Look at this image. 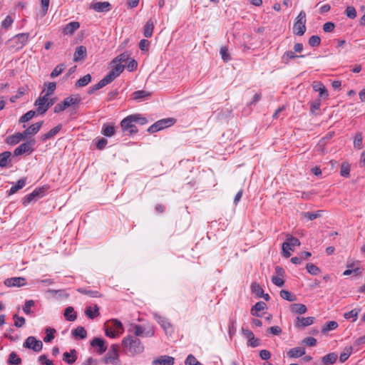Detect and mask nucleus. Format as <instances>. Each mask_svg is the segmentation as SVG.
Listing matches in <instances>:
<instances>
[{
	"instance_id": "1",
	"label": "nucleus",
	"mask_w": 365,
	"mask_h": 365,
	"mask_svg": "<svg viewBox=\"0 0 365 365\" xmlns=\"http://www.w3.org/2000/svg\"><path fill=\"white\" fill-rule=\"evenodd\" d=\"M122 346L132 356L139 354L144 351V346L140 340L133 336L123 338Z\"/></svg>"
},
{
	"instance_id": "2",
	"label": "nucleus",
	"mask_w": 365,
	"mask_h": 365,
	"mask_svg": "<svg viewBox=\"0 0 365 365\" xmlns=\"http://www.w3.org/2000/svg\"><path fill=\"white\" fill-rule=\"evenodd\" d=\"M29 37V33H21L15 35L10 38L7 43L10 50L19 51L28 42Z\"/></svg>"
},
{
	"instance_id": "3",
	"label": "nucleus",
	"mask_w": 365,
	"mask_h": 365,
	"mask_svg": "<svg viewBox=\"0 0 365 365\" xmlns=\"http://www.w3.org/2000/svg\"><path fill=\"white\" fill-rule=\"evenodd\" d=\"M306 32V13L301 11L296 18L293 26V33L297 36H302Z\"/></svg>"
},
{
	"instance_id": "4",
	"label": "nucleus",
	"mask_w": 365,
	"mask_h": 365,
	"mask_svg": "<svg viewBox=\"0 0 365 365\" xmlns=\"http://www.w3.org/2000/svg\"><path fill=\"white\" fill-rule=\"evenodd\" d=\"M103 361L105 364H112L113 365H118L120 362L119 359V346L118 344H112L103 358Z\"/></svg>"
},
{
	"instance_id": "5",
	"label": "nucleus",
	"mask_w": 365,
	"mask_h": 365,
	"mask_svg": "<svg viewBox=\"0 0 365 365\" xmlns=\"http://www.w3.org/2000/svg\"><path fill=\"white\" fill-rule=\"evenodd\" d=\"M120 127L122 131L127 133L130 136L133 135L138 132L135 123L133 120V117L131 115H128L122 120L120 122Z\"/></svg>"
},
{
	"instance_id": "6",
	"label": "nucleus",
	"mask_w": 365,
	"mask_h": 365,
	"mask_svg": "<svg viewBox=\"0 0 365 365\" xmlns=\"http://www.w3.org/2000/svg\"><path fill=\"white\" fill-rule=\"evenodd\" d=\"M175 123V120L173 118H164L155 122L154 124L150 125L147 130L150 133H154L170 125H173Z\"/></svg>"
},
{
	"instance_id": "7",
	"label": "nucleus",
	"mask_w": 365,
	"mask_h": 365,
	"mask_svg": "<svg viewBox=\"0 0 365 365\" xmlns=\"http://www.w3.org/2000/svg\"><path fill=\"white\" fill-rule=\"evenodd\" d=\"M35 143V140L31 139L21 144L14 150V155H30L34 151Z\"/></svg>"
},
{
	"instance_id": "8",
	"label": "nucleus",
	"mask_w": 365,
	"mask_h": 365,
	"mask_svg": "<svg viewBox=\"0 0 365 365\" xmlns=\"http://www.w3.org/2000/svg\"><path fill=\"white\" fill-rule=\"evenodd\" d=\"M23 346L26 349H32L36 352L41 351L43 347L42 341L37 340L34 336H29L24 342Z\"/></svg>"
},
{
	"instance_id": "9",
	"label": "nucleus",
	"mask_w": 365,
	"mask_h": 365,
	"mask_svg": "<svg viewBox=\"0 0 365 365\" xmlns=\"http://www.w3.org/2000/svg\"><path fill=\"white\" fill-rule=\"evenodd\" d=\"M125 66L122 64H117L103 78L104 81L106 82L107 84L113 82L120 74L123 71Z\"/></svg>"
},
{
	"instance_id": "10",
	"label": "nucleus",
	"mask_w": 365,
	"mask_h": 365,
	"mask_svg": "<svg viewBox=\"0 0 365 365\" xmlns=\"http://www.w3.org/2000/svg\"><path fill=\"white\" fill-rule=\"evenodd\" d=\"M44 195V188L39 187L35 189L32 192L26 195L22 200V203L24 206H26L28 204L31 202L33 200H35L36 198H40L43 197Z\"/></svg>"
},
{
	"instance_id": "11",
	"label": "nucleus",
	"mask_w": 365,
	"mask_h": 365,
	"mask_svg": "<svg viewBox=\"0 0 365 365\" xmlns=\"http://www.w3.org/2000/svg\"><path fill=\"white\" fill-rule=\"evenodd\" d=\"M155 319L162 327L166 334H171L173 332L172 324L166 318L159 315L157 313L153 314Z\"/></svg>"
},
{
	"instance_id": "12",
	"label": "nucleus",
	"mask_w": 365,
	"mask_h": 365,
	"mask_svg": "<svg viewBox=\"0 0 365 365\" xmlns=\"http://www.w3.org/2000/svg\"><path fill=\"white\" fill-rule=\"evenodd\" d=\"M242 334L247 339V345L252 347H257L260 345V340L255 337L253 332L247 329L242 328Z\"/></svg>"
},
{
	"instance_id": "13",
	"label": "nucleus",
	"mask_w": 365,
	"mask_h": 365,
	"mask_svg": "<svg viewBox=\"0 0 365 365\" xmlns=\"http://www.w3.org/2000/svg\"><path fill=\"white\" fill-rule=\"evenodd\" d=\"M81 103V98L78 95L76 96H70L63 100V105L66 106V108H68L70 106H73L74 110H76L79 105Z\"/></svg>"
},
{
	"instance_id": "14",
	"label": "nucleus",
	"mask_w": 365,
	"mask_h": 365,
	"mask_svg": "<svg viewBox=\"0 0 365 365\" xmlns=\"http://www.w3.org/2000/svg\"><path fill=\"white\" fill-rule=\"evenodd\" d=\"M91 346L93 347H98L97 351L99 354H103L107 350L106 342L102 338L95 337L91 341Z\"/></svg>"
},
{
	"instance_id": "15",
	"label": "nucleus",
	"mask_w": 365,
	"mask_h": 365,
	"mask_svg": "<svg viewBox=\"0 0 365 365\" xmlns=\"http://www.w3.org/2000/svg\"><path fill=\"white\" fill-rule=\"evenodd\" d=\"M314 322V318L313 317H297L296 318V322L294 323V326L297 328L304 329L307 326L312 325Z\"/></svg>"
},
{
	"instance_id": "16",
	"label": "nucleus",
	"mask_w": 365,
	"mask_h": 365,
	"mask_svg": "<svg viewBox=\"0 0 365 365\" xmlns=\"http://www.w3.org/2000/svg\"><path fill=\"white\" fill-rule=\"evenodd\" d=\"M4 284L9 287H20L26 284V279L21 277L8 278L4 281Z\"/></svg>"
},
{
	"instance_id": "17",
	"label": "nucleus",
	"mask_w": 365,
	"mask_h": 365,
	"mask_svg": "<svg viewBox=\"0 0 365 365\" xmlns=\"http://www.w3.org/2000/svg\"><path fill=\"white\" fill-rule=\"evenodd\" d=\"M90 8L97 12H105V11H108L110 10L111 5L108 1H104V2L98 1V2H95V3L91 4Z\"/></svg>"
},
{
	"instance_id": "18",
	"label": "nucleus",
	"mask_w": 365,
	"mask_h": 365,
	"mask_svg": "<svg viewBox=\"0 0 365 365\" xmlns=\"http://www.w3.org/2000/svg\"><path fill=\"white\" fill-rule=\"evenodd\" d=\"M87 56V49L84 46H77L73 55V61L79 62L83 61Z\"/></svg>"
},
{
	"instance_id": "19",
	"label": "nucleus",
	"mask_w": 365,
	"mask_h": 365,
	"mask_svg": "<svg viewBox=\"0 0 365 365\" xmlns=\"http://www.w3.org/2000/svg\"><path fill=\"white\" fill-rule=\"evenodd\" d=\"M175 359L173 356L164 355L157 359H155L152 364L153 365H173Z\"/></svg>"
},
{
	"instance_id": "20",
	"label": "nucleus",
	"mask_w": 365,
	"mask_h": 365,
	"mask_svg": "<svg viewBox=\"0 0 365 365\" xmlns=\"http://www.w3.org/2000/svg\"><path fill=\"white\" fill-rule=\"evenodd\" d=\"M43 123V121L41 120L34 124H32L31 126H29L24 131V135H26V138H28L29 136L34 135L40 130Z\"/></svg>"
},
{
	"instance_id": "21",
	"label": "nucleus",
	"mask_w": 365,
	"mask_h": 365,
	"mask_svg": "<svg viewBox=\"0 0 365 365\" xmlns=\"http://www.w3.org/2000/svg\"><path fill=\"white\" fill-rule=\"evenodd\" d=\"M26 138L23 133H16L14 135H9L6 138V143L11 145L18 144L23 139Z\"/></svg>"
},
{
	"instance_id": "22",
	"label": "nucleus",
	"mask_w": 365,
	"mask_h": 365,
	"mask_svg": "<svg viewBox=\"0 0 365 365\" xmlns=\"http://www.w3.org/2000/svg\"><path fill=\"white\" fill-rule=\"evenodd\" d=\"M313 89L314 91L319 92V98L323 99H327L328 98V91L324 84L321 82H314Z\"/></svg>"
},
{
	"instance_id": "23",
	"label": "nucleus",
	"mask_w": 365,
	"mask_h": 365,
	"mask_svg": "<svg viewBox=\"0 0 365 365\" xmlns=\"http://www.w3.org/2000/svg\"><path fill=\"white\" fill-rule=\"evenodd\" d=\"M77 359V351L75 349H72L69 352H64L63 354V360L68 364H73Z\"/></svg>"
},
{
	"instance_id": "24",
	"label": "nucleus",
	"mask_w": 365,
	"mask_h": 365,
	"mask_svg": "<svg viewBox=\"0 0 365 365\" xmlns=\"http://www.w3.org/2000/svg\"><path fill=\"white\" fill-rule=\"evenodd\" d=\"M80 27V24L78 21H72L66 25L63 29L64 35H73L74 32Z\"/></svg>"
},
{
	"instance_id": "25",
	"label": "nucleus",
	"mask_w": 365,
	"mask_h": 365,
	"mask_svg": "<svg viewBox=\"0 0 365 365\" xmlns=\"http://www.w3.org/2000/svg\"><path fill=\"white\" fill-rule=\"evenodd\" d=\"M305 354V349L297 346L289 349L287 355L289 358H299Z\"/></svg>"
},
{
	"instance_id": "26",
	"label": "nucleus",
	"mask_w": 365,
	"mask_h": 365,
	"mask_svg": "<svg viewBox=\"0 0 365 365\" xmlns=\"http://www.w3.org/2000/svg\"><path fill=\"white\" fill-rule=\"evenodd\" d=\"M151 93L145 90H140L132 93V99L137 101H142L150 96Z\"/></svg>"
},
{
	"instance_id": "27",
	"label": "nucleus",
	"mask_w": 365,
	"mask_h": 365,
	"mask_svg": "<svg viewBox=\"0 0 365 365\" xmlns=\"http://www.w3.org/2000/svg\"><path fill=\"white\" fill-rule=\"evenodd\" d=\"M61 128H62V125L58 124V125H56V127H54L53 128L50 130L48 132H47L46 133L42 135L41 137V140L45 142L47 140L54 137L56 135H57L58 133V132L61 130Z\"/></svg>"
},
{
	"instance_id": "28",
	"label": "nucleus",
	"mask_w": 365,
	"mask_h": 365,
	"mask_svg": "<svg viewBox=\"0 0 365 365\" xmlns=\"http://www.w3.org/2000/svg\"><path fill=\"white\" fill-rule=\"evenodd\" d=\"M338 359V355L334 353H329L322 358V363L323 365H332Z\"/></svg>"
},
{
	"instance_id": "29",
	"label": "nucleus",
	"mask_w": 365,
	"mask_h": 365,
	"mask_svg": "<svg viewBox=\"0 0 365 365\" xmlns=\"http://www.w3.org/2000/svg\"><path fill=\"white\" fill-rule=\"evenodd\" d=\"M43 98H37L35 101V106H37L36 112L38 114H44L47 110L48 108L46 106L47 102L43 101Z\"/></svg>"
},
{
	"instance_id": "30",
	"label": "nucleus",
	"mask_w": 365,
	"mask_h": 365,
	"mask_svg": "<svg viewBox=\"0 0 365 365\" xmlns=\"http://www.w3.org/2000/svg\"><path fill=\"white\" fill-rule=\"evenodd\" d=\"M71 334L75 338L84 339L87 336V331L84 327L78 326L75 329L72 330Z\"/></svg>"
},
{
	"instance_id": "31",
	"label": "nucleus",
	"mask_w": 365,
	"mask_h": 365,
	"mask_svg": "<svg viewBox=\"0 0 365 365\" xmlns=\"http://www.w3.org/2000/svg\"><path fill=\"white\" fill-rule=\"evenodd\" d=\"M154 29V22L152 19H149L145 25L144 26L143 29V35L146 38H150L153 35Z\"/></svg>"
},
{
	"instance_id": "32",
	"label": "nucleus",
	"mask_w": 365,
	"mask_h": 365,
	"mask_svg": "<svg viewBox=\"0 0 365 365\" xmlns=\"http://www.w3.org/2000/svg\"><path fill=\"white\" fill-rule=\"evenodd\" d=\"M85 314L88 318L93 319L100 315L99 307L96 304L93 310L92 307H88L85 310Z\"/></svg>"
},
{
	"instance_id": "33",
	"label": "nucleus",
	"mask_w": 365,
	"mask_h": 365,
	"mask_svg": "<svg viewBox=\"0 0 365 365\" xmlns=\"http://www.w3.org/2000/svg\"><path fill=\"white\" fill-rule=\"evenodd\" d=\"M22 363L21 359L17 355L15 351H12L7 359L6 364L8 365H21Z\"/></svg>"
},
{
	"instance_id": "34",
	"label": "nucleus",
	"mask_w": 365,
	"mask_h": 365,
	"mask_svg": "<svg viewBox=\"0 0 365 365\" xmlns=\"http://www.w3.org/2000/svg\"><path fill=\"white\" fill-rule=\"evenodd\" d=\"M267 309V304L264 302H257L251 309V314L256 317H261L257 312Z\"/></svg>"
},
{
	"instance_id": "35",
	"label": "nucleus",
	"mask_w": 365,
	"mask_h": 365,
	"mask_svg": "<svg viewBox=\"0 0 365 365\" xmlns=\"http://www.w3.org/2000/svg\"><path fill=\"white\" fill-rule=\"evenodd\" d=\"M63 315L66 319L69 322H73L77 318V314L72 307H68L66 308Z\"/></svg>"
},
{
	"instance_id": "36",
	"label": "nucleus",
	"mask_w": 365,
	"mask_h": 365,
	"mask_svg": "<svg viewBox=\"0 0 365 365\" xmlns=\"http://www.w3.org/2000/svg\"><path fill=\"white\" fill-rule=\"evenodd\" d=\"M26 182V178H21V179L19 180L16 182V185L12 186L10 188V190L9 191V195H13V194L16 193L20 189L23 188L25 186Z\"/></svg>"
},
{
	"instance_id": "37",
	"label": "nucleus",
	"mask_w": 365,
	"mask_h": 365,
	"mask_svg": "<svg viewBox=\"0 0 365 365\" xmlns=\"http://www.w3.org/2000/svg\"><path fill=\"white\" fill-rule=\"evenodd\" d=\"M11 153L9 151H4L0 153V167L6 168L9 161L11 160Z\"/></svg>"
},
{
	"instance_id": "38",
	"label": "nucleus",
	"mask_w": 365,
	"mask_h": 365,
	"mask_svg": "<svg viewBox=\"0 0 365 365\" xmlns=\"http://www.w3.org/2000/svg\"><path fill=\"white\" fill-rule=\"evenodd\" d=\"M115 126L110 124H104L102 128L101 133L106 137H111L115 134Z\"/></svg>"
},
{
	"instance_id": "39",
	"label": "nucleus",
	"mask_w": 365,
	"mask_h": 365,
	"mask_svg": "<svg viewBox=\"0 0 365 365\" xmlns=\"http://www.w3.org/2000/svg\"><path fill=\"white\" fill-rule=\"evenodd\" d=\"M290 309L292 312L299 314H304L307 311V307L303 304H292L290 306Z\"/></svg>"
},
{
	"instance_id": "40",
	"label": "nucleus",
	"mask_w": 365,
	"mask_h": 365,
	"mask_svg": "<svg viewBox=\"0 0 365 365\" xmlns=\"http://www.w3.org/2000/svg\"><path fill=\"white\" fill-rule=\"evenodd\" d=\"M77 292L82 294H86V295H88L91 297H101V294L98 292V291H96V290H91V289H86L85 288H78L77 289Z\"/></svg>"
},
{
	"instance_id": "41",
	"label": "nucleus",
	"mask_w": 365,
	"mask_h": 365,
	"mask_svg": "<svg viewBox=\"0 0 365 365\" xmlns=\"http://www.w3.org/2000/svg\"><path fill=\"white\" fill-rule=\"evenodd\" d=\"M338 327V323L335 321H329L327 322L322 329V332L326 334L329 331L334 330Z\"/></svg>"
},
{
	"instance_id": "42",
	"label": "nucleus",
	"mask_w": 365,
	"mask_h": 365,
	"mask_svg": "<svg viewBox=\"0 0 365 365\" xmlns=\"http://www.w3.org/2000/svg\"><path fill=\"white\" fill-rule=\"evenodd\" d=\"M353 348L352 346H346L344 349L343 352L341 353L339 356V361L341 363L345 362L349 357L351 356L352 353Z\"/></svg>"
},
{
	"instance_id": "43",
	"label": "nucleus",
	"mask_w": 365,
	"mask_h": 365,
	"mask_svg": "<svg viewBox=\"0 0 365 365\" xmlns=\"http://www.w3.org/2000/svg\"><path fill=\"white\" fill-rule=\"evenodd\" d=\"M304 55L297 56L294 53V52L292 51H286L282 56V60L285 63H287L289 59H294L295 58H304Z\"/></svg>"
},
{
	"instance_id": "44",
	"label": "nucleus",
	"mask_w": 365,
	"mask_h": 365,
	"mask_svg": "<svg viewBox=\"0 0 365 365\" xmlns=\"http://www.w3.org/2000/svg\"><path fill=\"white\" fill-rule=\"evenodd\" d=\"M66 67V66L64 63H60V64L57 65L54 68V69L52 71V72L51 73V75H50L51 78H54L58 76L65 70Z\"/></svg>"
},
{
	"instance_id": "45",
	"label": "nucleus",
	"mask_w": 365,
	"mask_h": 365,
	"mask_svg": "<svg viewBox=\"0 0 365 365\" xmlns=\"http://www.w3.org/2000/svg\"><path fill=\"white\" fill-rule=\"evenodd\" d=\"M279 294L282 299L287 300L289 302H294L297 300L296 296L292 294L290 292L287 290H281Z\"/></svg>"
},
{
	"instance_id": "46",
	"label": "nucleus",
	"mask_w": 365,
	"mask_h": 365,
	"mask_svg": "<svg viewBox=\"0 0 365 365\" xmlns=\"http://www.w3.org/2000/svg\"><path fill=\"white\" fill-rule=\"evenodd\" d=\"M110 324V327L116 331L122 333L123 331V327L122 323L116 319H111L108 322Z\"/></svg>"
},
{
	"instance_id": "47",
	"label": "nucleus",
	"mask_w": 365,
	"mask_h": 365,
	"mask_svg": "<svg viewBox=\"0 0 365 365\" xmlns=\"http://www.w3.org/2000/svg\"><path fill=\"white\" fill-rule=\"evenodd\" d=\"M348 269H346L343 274L345 276L350 275L351 274H354L355 275H358L361 273L359 267H354L353 264L347 265Z\"/></svg>"
},
{
	"instance_id": "48",
	"label": "nucleus",
	"mask_w": 365,
	"mask_h": 365,
	"mask_svg": "<svg viewBox=\"0 0 365 365\" xmlns=\"http://www.w3.org/2000/svg\"><path fill=\"white\" fill-rule=\"evenodd\" d=\"M91 78L90 74H86L77 81L76 86L78 87L86 86L91 81Z\"/></svg>"
},
{
	"instance_id": "49",
	"label": "nucleus",
	"mask_w": 365,
	"mask_h": 365,
	"mask_svg": "<svg viewBox=\"0 0 365 365\" xmlns=\"http://www.w3.org/2000/svg\"><path fill=\"white\" fill-rule=\"evenodd\" d=\"M350 173V165L347 162H343L341 165L340 174L341 176L349 178Z\"/></svg>"
},
{
	"instance_id": "50",
	"label": "nucleus",
	"mask_w": 365,
	"mask_h": 365,
	"mask_svg": "<svg viewBox=\"0 0 365 365\" xmlns=\"http://www.w3.org/2000/svg\"><path fill=\"white\" fill-rule=\"evenodd\" d=\"M108 84L106 83V82L104 81V80L102 78L98 83L95 84L91 88H90V89L88 91V94H92L95 91H96L103 88L104 86H106Z\"/></svg>"
},
{
	"instance_id": "51",
	"label": "nucleus",
	"mask_w": 365,
	"mask_h": 365,
	"mask_svg": "<svg viewBox=\"0 0 365 365\" xmlns=\"http://www.w3.org/2000/svg\"><path fill=\"white\" fill-rule=\"evenodd\" d=\"M251 290L258 297H261V296L262 295V294L264 292L263 289L260 287V285L259 284H257L256 282H253L251 284Z\"/></svg>"
},
{
	"instance_id": "52",
	"label": "nucleus",
	"mask_w": 365,
	"mask_h": 365,
	"mask_svg": "<svg viewBox=\"0 0 365 365\" xmlns=\"http://www.w3.org/2000/svg\"><path fill=\"white\" fill-rule=\"evenodd\" d=\"M129 58V54L127 53H123L120 55H118L117 57H115L112 63H117L121 64V63L125 62Z\"/></svg>"
},
{
	"instance_id": "53",
	"label": "nucleus",
	"mask_w": 365,
	"mask_h": 365,
	"mask_svg": "<svg viewBox=\"0 0 365 365\" xmlns=\"http://www.w3.org/2000/svg\"><path fill=\"white\" fill-rule=\"evenodd\" d=\"M131 116L133 117V120L135 124L145 125L148 123L146 118L141 116L140 114H133Z\"/></svg>"
},
{
	"instance_id": "54",
	"label": "nucleus",
	"mask_w": 365,
	"mask_h": 365,
	"mask_svg": "<svg viewBox=\"0 0 365 365\" xmlns=\"http://www.w3.org/2000/svg\"><path fill=\"white\" fill-rule=\"evenodd\" d=\"M306 268L307 269V272L312 275H317L318 274L320 273V269L314 264H307Z\"/></svg>"
},
{
	"instance_id": "55",
	"label": "nucleus",
	"mask_w": 365,
	"mask_h": 365,
	"mask_svg": "<svg viewBox=\"0 0 365 365\" xmlns=\"http://www.w3.org/2000/svg\"><path fill=\"white\" fill-rule=\"evenodd\" d=\"M56 332V330L54 329H52V328H46V336L43 338V341L46 342V343H48V342H50L53 339H54V333Z\"/></svg>"
},
{
	"instance_id": "56",
	"label": "nucleus",
	"mask_w": 365,
	"mask_h": 365,
	"mask_svg": "<svg viewBox=\"0 0 365 365\" xmlns=\"http://www.w3.org/2000/svg\"><path fill=\"white\" fill-rule=\"evenodd\" d=\"M14 23L13 18L8 15L6 18L1 21V26L4 29H8L11 27L12 24Z\"/></svg>"
},
{
	"instance_id": "57",
	"label": "nucleus",
	"mask_w": 365,
	"mask_h": 365,
	"mask_svg": "<svg viewBox=\"0 0 365 365\" xmlns=\"http://www.w3.org/2000/svg\"><path fill=\"white\" fill-rule=\"evenodd\" d=\"M14 319V326L17 328L23 327L26 323V319L23 317H19L16 314L13 316Z\"/></svg>"
},
{
	"instance_id": "58",
	"label": "nucleus",
	"mask_w": 365,
	"mask_h": 365,
	"mask_svg": "<svg viewBox=\"0 0 365 365\" xmlns=\"http://www.w3.org/2000/svg\"><path fill=\"white\" fill-rule=\"evenodd\" d=\"M36 111L34 110H29L27 113H26L24 115H23L20 119L19 123H26L30 120L34 116L36 115Z\"/></svg>"
},
{
	"instance_id": "59",
	"label": "nucleus",
	"mask_w": 365,
	"mask_h": 365,
	"mask_svg": "<svg viewBox=\"0 0 365 365\" xmlns=\"http://www.w3.org/2000/svg\"><path fill=\"white\" fill-rule=\"evenodd\" d=\"M286 241L288 242V243L292 247L295 246H299L300 245V241L297 237H293L290 234H287L286 235Z\"/></svg>"
},
{
	"instance_id": "60",
	"label": "nucleus",
	"mask_w": 365,
	"mask_h": 365,
	"mask_svg": "<svg viewBox=\"0 0 365 365\" xmlns=\"http://www.w3.org/2000/svg\"><path fill=\"white\" fill-rule=\"evenodd\" d=\"M360 312V309H354L351 310L350 312H346L344 314V317L346 319L353 318L354 322L356 320L359 312Z\"/></svg>"
},
{
	"instance_id": "61",
	"label": "nucleus",
	"mask_w": 365,
	"mask_h": 365,
	"mask_svg": "<svg viewBox=\"0 0 365 365\" xmlns=\"http://www.w3.org/2000/svg\"><path fill=\"white\" fill-rule=\"evenodd\" d=\"M321 210H319L316 212H305L302 213V215L304 217H306L309 219V220H314L316 218L321 216Z\"/></svg>"
},
{
	"instance_id": "62",
	"label": "nucleus",
	"mask_w": 365,
	"mask_h": 365,
	"mask_svg": "<svg viewBox=\"0 0 365 365\" xmlns=\"http://www.w3.org/2000/svg\"><path fill=\"white\" fill-rule=\"evenodd\" d=\"M34 304H35V302L32 299L26 300L24 304V306L23 307V309H22L23 312L26 314H30L32 312L31 310V307H33L34 305Z\"/></svg>"
},
{
	"instance_id": "63",
	"label": "nucleus",
	"mask_w": 365,
	"mask_h": 365,
	"mask_svg": "<svg viewBox=\"0 0 365 365\" xmlns=\"http://www.w3.org/2000/svg\"><path fill=\"white\" fill-rule=\"evenodd\" d=\"M185 365H202L197 359L192 355L189 354L185 361Z\"/></svg>"
},
{
	"instance_id": "64",
	"label": "nucleus",
	"mask_w": 365,
	"mask_h": 365,
	"mask_svg": "<svg viewBox=\"0 0 365 365\" xmlns=\"http://www.w3.org/2000/svg\"><path fill=\"white\" fill-rule=\"evenodd\" d=\"M321 43V38L319 36H312L309 39V44L310 46L316 47L319 46Z\"/></svg>"
}]
</instances>
